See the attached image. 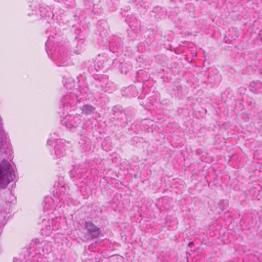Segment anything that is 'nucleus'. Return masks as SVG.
Segmentation results:
<instances>
[{
	"label": "nucleus",
	"mask_w": 262,
	"mask_h": 262,
	"mask_svg": "<svg viewBox=\"0 0 262 262\" xmlns=\"http://www.w3.org/2000/svg\"><path fill=\"white\" fill-rule=\"evenodd\" d=\"M9 169L10 164L8 161L4 160L0 163V188H5L9 183L7 178Z\"/></svg>",
	"instance_id": "nucleus-1"
},
{
	"label": "nucleus",
	"mask_w": 262,
	"mask_h": 262,
	"mask_svg": "<svg viewBox=\"0 0 262 262\" xmlns=\"http://www.w3.org/2000/svg\"><path fill=\"white\" fill-rule=\"evenodd\" d=\"M85 228L93 238L97 237L100 233V229L91 222H86Z\"/></svg>",
	"instance_id": "nucleus-2"
},
{
	"label": "nucleus",
	"mask_w": 262,
	"mask_h": 262,
	"mask_svg": "<svg viewBox=\"0 0 262 262\" xmlns=\"http://www.w3.org/2000/svg\"><path fill=\"white\" fill-rule=\"evenodd\" d=\"M81 110L83 113L90 114L94 112L95 108L91 105L86 104L81 107Z\"/></svg>",
	"instance_id": "nucleus-3"
},
{
	"label": "nucleus",
	"mask_w": 262,
	"mask_h": 262,
	"mask_svg": "<svg viewBox=\"0 0 262 262\" xmlns=\"http://www.w3.org/2000/svg\"><path fill=\"white\" fill-rule=\"evenodd\" d=\"M55 152H56V155L58 156V157H60L61 156L63 155L64 152H63L62 150H60L59 149H58L57 147H56V151H55Z\"/></svg>",
	"instance_id": "nucleus-4"
},
{
	"label": "nucleus",
	"mask_w": 262,
	"mask_h": 262,
	"mask_svg": "<svg viewBox=\"0 0 262 262\" xmlns=\"http://www.w3.org/2000/svg\"><path fill=\"white\" fill-rule=\"evenodd\" d=\"M192 244H193V243H189L188 244V245H189V246H190V245H191Z\"/></svg>",
	"instance_id": "nucleus-5"
}]
</instances>
